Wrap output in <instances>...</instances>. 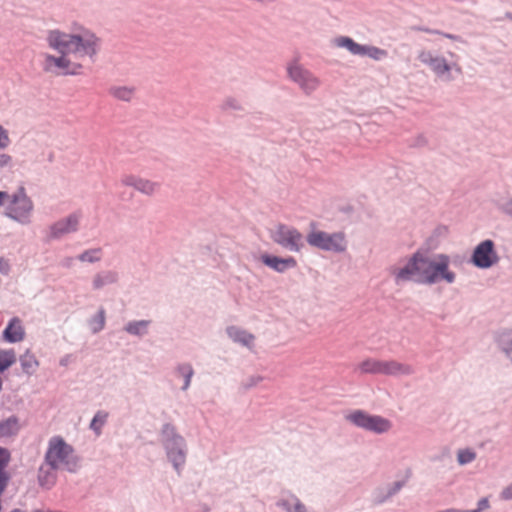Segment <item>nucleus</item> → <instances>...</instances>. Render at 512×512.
Segmentation results:
<instances>
[{
  "label": "nucleus",
  "instance_id": "35",
  "mask_svg": "<svg viewBox=\"0 0 512 512\" xmlns=\"http://www.w3.org/2000/svg\"><path fill=\"white\" fill-rule=\"evenodd\" d=\"M226 106L232 107V108H239V103L235 99H229L225 102Z\"/></svg>",
  "mask_w": 512,
  "mask_h": 512
},
{
  "label": "nucleus",
  "instance_id": "20",
  "mask_svg": "<svg viewBox=\"0 0 512 512\" xmlns=\"http://www.w3.org/2000/svg\"><path fill=\"white\" fill-rule=\"evenodd\" d=\"M16 361L17 357L13 349H0V374L13 366Z\"/></svg>",
  "mask_w": 512,
  "mask_h": 512
},
{
  "label": "nucleus",
  "instance_id": "3",
  "mask_svg": "<svg viewBox=\"0 0 512 512\" xmlns=\"http://www.w3.org/2000/svg\"><path fill=\"white\" fill-rule=\"evenodd\" d=\"M45 461L53 469L74 472L78 468V459L74 454V449L60 436H54L49 440Z\"/></svg>",
  "mask_w": 512,
  "mask_h": 512
},
{
  "label": "nucleus",
  "instance_id": "5",
  "mask_svg": "<svg viewBox=\"0 0 512 512\" xmlns=\"http://www.w3.org/2000/svg\"><path fill=\"white\" fill-rule=\"evenodd\" d=\"M271 239L283 248L299 252L304 246V238L296 228L278 223L270 230Z\"/></svg>",
  "mask_w": 512,
  "mask_h": 512
},
{
  "label": "nucleus",
  "instance_id": "42",
  "mask_svg": "<svg viewBox=\"0 0 512 512\" xmlns=\"http://www.w3.org/2000/svg\"><path fill=\"white\" fill-rule=\"evenodd\" d=\"M468 512H479V510H476V509H475V510L468 511Z\"/></svg>",
  "mask_w": 512,
  "mask_h": 512
},
{
  "label": "nucleus",
  "instance_id": "38",
  "mask_svg": "<svg viewBox=\"0 0 512 512\" xmlns=\"http://www.w3.org/2000/svg\"><path fill=\"white\" fill-rule=\"evenodd\" d=\"M507 211L512 215V200L507 205Z\"/></svg>",
  "mask_w": 512,
  "mask_h": 512
},
{
  "label": "nucleus",
  "instance_id": "24",
  "mask_svg": "<svg viewBox=\"0 0 512 512\" xmlns=\"http://www.w3.org/2000/svg\"><path fill=\"white\" fill-rule=\"evenodd\" d=\"M361 56H368L374 60H381L387 56V51L375 46L365 45Z\"/></svg>",
  "mask_w": 512,
  "mask_h": 512
},
{
  "label": "nucleus",
  "instance_id": "36",
  "mask_svg": "<svg viewBox=\"0 0 512 512\" xmlns=\"http://www.w3.org/2000/svg\"><path fill=\"white\" fill-rule=\"evenodd\" d=\"M9 194L4 191H0V207L6 203V200L8 199Z\"/></svg>",
  "mask_w": 512,
  "mask_h": 512
},
{
  "label": "nucleus",
  "instance_id": "40",
  "mask_svg": "<svg viewBox=\"0 0 512 512\" xmlns=\"http://www.w3.org/2000/svg\"><path fill=\"white\" fill-rule=\"evenodd\" d=\"M445 36H446L447 38L454 39V36H452V35H450V34H445Z\"/></svg>",
  "mask_w": 512,
  "mask_h": 512
},
{
  "label": "nucleus",
  "instance_id": "31",
  "mask_svg": "<svg viewBox=\"0 0 512 512\" xmlns=\"http://www.w3.org/2000/svg\"><path fill=\"white\" fill-rule=\"evenodd\" d=\"M9 461V453L6 449L0 448V471H4Z\"/></svg>",
  "mask_w": 512,
  "mask_h": 512
},
{
  "label": "nucleus",
  "instance_id": "23",
  "mask_svg": "<svg viewBox=\"0 0 512 512\" xmlns=\"http://www.w3.org/2000/svg\"><path fill=\"white\" fill-rule=\"evenodd\" d=\"M148 324L149 321L146 320L130 322L126 325L125 330L129 334L141 335L146 331Z\"/></svg>",
  "mask_w": 512,
  "mask_h": 512
},
{
  "label": "nucleus",
  "instance_id": "32",
  "mask_svg": "<svg viewBox=\"0 0 512 512\" xmlns=\"http://www.w3.org/2000/svg\"><path fill=\"white\" fill-rule=\"evenodd\" d=\"M501 496L505 500L512 499V484L502 491Z\"/></svg>",
  "mask_w": 512,
  "mask_h": 512
},
{
  "label": "nucleus",
  "instance_id": "22",
  "mask_svg": "<svg viewBox=\"0 0 512 512\" xmlns=\"http://www.w3.org/2000/svg\"><path fill=\"white\" fill-rule=\"evenodd\" d=\"M110 94L123 101H129L133 97L134 90L132 88L117 86L110 89Z\"/></svg>",
  "mask_w": 512,
  "mask_h": 512
},
{
  "label": "nucleus",
  "instance_id": "44",
  "mask_svg": "<svg viewBox=\"0 0 512 512\" xmlns=\"http://www.w3.org/2000/svg\"><path fill=\"white\" fill-rule=\"evenodd\" d=\"M511 18H512V16H511Z\"/></svg>",
  "mask_w": 512,
  "mask_h": 512
},
{
  "label": "nucleus",
  "instance_id": "4",
  "mask_svg": "<svg viewBox=\"0 0 512 512\" xmlns=\"http://www.w3.org/2000/svg\"><path fill=\"white\" fill-rule=\"evenodd\" d=\"M6 208V215L22 224L29 223L34 205L30 197L27 195L25 188L20 187L17 192L9 196Z\"/></svg>",
  "mask_w": 512,
  "mask_h": 512
},
{
  "label": "nucleus",
  "instance_id": "1",
  "mask_svg": "<svg viewBox=\"0 0 512 512\" xmlns=\"http://www.w3.org/2000/svg\"><path fill=\"white\" fill-rule=\"evenodd\" d=\"M49 47L59 53L58 56H45V70L62 74L76 75L83 68L86 58H93L100 47V38L84 26L75 24L69 31L49 30Z\"/></svg>",
  "mask_w": 512,
  "mask_h": 512
},
{
  "label": "nucleus",
  "instance_id": "26",
  "mask_svg": "<svg viewBox=\"0 0 512 512\" xmlns=\"http://www.w3.org/2000/svg\"><path fill=\"white\" fill-rule=\"evenodd\" d=\"M178 371L185 379L183 389H187L190 385L191 377L193 376V369L191 365L184 364L178 368Z\"/></svg>",
  "mask_w": 512,
  "mask_h": 512
},
{
  "label": "nucleus",
  "instance_id": "8",
  "mask_svg": "<svg viewBox=\"0 0 512 512\" xmlns=\"http://www.w3.org/2000/svg\"><path fill=\"white\" fill-rule=\"evenodd\" d=\"M347 418L355 425L376 433H383L391 428L389 420L381 416L368 415L362 411L353 412Z\"/></svg>",
  "mask_w": 512,
  "mask_h": 512
},
{
  "label": "nucleus",
  "instance_id": "2",
  "mask_svg": "<svg viewBox=\"0 0 512 512\" xmlns=\"http://www.w3.org/2000/svg\"><path fill=\"white\" fill-rule=\"evenodd\" d=\"M449 259L445 255L429 257L420 251L413 254L407 264L402 268L392 270L396 280L417 281L426 284H433L441 279L448 283L454 281V273L448 270Z\"/></svg>",
  "mask_w": 512,
  "mask_h": 512
},
{
  "label": "nucleus",
  "instance_id": "25",
  "mask_svg": "<svg viewBox=\"0 0 512 512\" xmlns=\"http://www.w3.org/2000/svg\"><path fill=\"white\" fill-rule=\"evenodd\" d=\"M107 418H108L107 412L98 411L91 421L90 428L92 430H94L97 434H100L101 428L106 423Z\"/></svg>",
  "mask_w": 512,
  "mask_h": 512
},
{
  "label": "nucleus",
  "instance_id": "37",
  "mask_svg": "<svg viewBox=\"0 0 512 512\" xmlns=\"http://www.w3.org/2000/svg\"><path fill=\"white\" fill-rule=\"evenodd\" d=\"M403 485H404V482H396L395 487H394L393 491L390 492V494H393V493H396L397 491H399Z\"/></svg>",
  "mask_w": 512,
  "mask_h": 512
},
{
  "label": "nucleus",
  "instance_id": "27",
  "mask_svg": "<svg viewBox=\"0 0 512 512\" xmlns=\"http://www.w3.org/2000/svg\"><path fill=\"white\" fill-rule=\"evenodd\" d=\"M101 258V251L99 249H93L89 251H85L79 256V259L83 262H94L98 261Z\"/></svg>",
  "mask_w": 512,
  "mask_h": 512
},
{
  "label": "nucleus",
  "instance_id": "14",
  "mask_svg": "<svg viewBox=\"0 0 512 512\" xmlns=\"http://www.w3.org/2000/svg\"><path fill=\"white\" fill-rule=\"evenodd\" d=\"M79 215L72 214L65 219L59 220L51 226V234L53 237H61L67 233L77 230L79 224Z\"/></svg>",
  "mask_w": 512,
  "mask_h": 512
},
{
  "label": "nucleus",
  "instance_id": "28",
  "mask_svg": "<svg viewBox=\"0 0 512 512\" xmlns=\"http://www.w3.org/2000/svg\"><path fill=\"white\" fill-rule=\"evenodd\" d=\"M475 457V452L469 449L460 450L457 455L458 462L462 465L472 462Z\"/></svg>",
  "mask_w": 512,
  "mask_h": 512
},
{
  "label": "nucleus",
  "instance_id": "39",
  "mask_svg": "<svg viewBox=\"0 0 512 512\" xmlns=\"http://www.w3.org/2000/svg\"><path fill=\"white\" fill-rule=\"evenodd\" d=\"M296 512H304V508L302 506H297Z\"/></svg>",
  "mask_w": 512,
  "mask_h": 512
},
{
  "label": "nucleus",
  "instance_id": "9",
  "mask_svg": "<svg viewBox=\"0 0 512 512\" xmlns=\"http://www.w3.org/2000/svg\"><path fill=\"white\" fill-rule=\"evenodd\" d=\"M287 72L291 80L296 82L305 93L313 92L320 84L316 76L296 62L289 64Z\"/></svg>",
  "mask_w": 512,
  "mask_h": 512
},
{
  "label": "nucleus",
  "instance_id": "43",
  "mask_svg": "<svg viewBox=\"0 0 512 512\" xmlns=\"http://www.w3.org/2000/svg\"><path fill=\"white\" fill-rule=\"evenodd\" d=\"M460 512H468V511H460Z\"/></svg>",
  "mask_w": 512,
  "mask_h": 512
},
{
  "label": "nucleus",
  "instance_id": "6",
  "mask_svg": "<svg viewBox=\"0 0 512 512\" xmlns=\"http://www.w3.org/2000/svg\"><path fill=\"white\" fill-rule=\"evenodd\" d=\"M359 368L364 373L384 374V375H408L413 372L411 366L394 360H376L367 359L363 361Z\"/></svg>",
  "mask_w": 512,
  "mask_h": 512
},
{
  "label": "nucleus",
  "instance_id": "41",
  "mask_svg": "<svg viewBox=\"0 0 512 512\" xmlns=\"http://www.w3.org/2000/svg\"><path fill=\"white\" fill-rule=\"evenodd\" d=\"M10 512H24V511H22V510H20V509H14V510H12V511H10Z\"/></svg>",
  "mask_w": 512,
  "mask_h": 512
},
{
  "label": "nucleus",
  "instance_id": "19",
  "mask_svg": "<svg viewBox=\"0 0 512 512\" xmlns=\"http://www.w3.org/2000/svg\"><path fill=\"white\" fill-rule=\"evenodd\" d=\"M20 364L23 372L29 375L33 374L39 366L38 360L30 351H26L20 357Z\"/></svg>",
  "mask_w": 512,
  "mask_h": 512
},
{
  "label": "nucleus",
  "instance_id": "30",
  "mask_svg": "<svg viewBox=\"0 0 512 512\" xmlns=\"http://www.w3.org/2000/svg\"><path fill=\"white\" fill-rule=\"evenodd\" d=\"M10 142L7 131L0 126V149H4L8 146Z\"/></svg>",
  "mask_w": 512,
  "mask_h": 512
},
{
  "label": "nucleus",
  "instance_id": "29",
  "mask_svg": "<svg viewBox=\"0 0 512 512\" xmlns=\"http://www.w3.org/2000/svg\"><path fill=\"white\" fill-rule=\"evenodd\" d=\"M94 332H98L104 328L105 325V312L101 309L94 318Z\"/></svg>",
  "mask_w": 512,
  "mask_h": 512
},
{
  "label": "nucleus",
  "instance_id": "10",
  "mask_svg": "<svg viewBox=\"0 0 512 512\" xmlns=\"http://www.w3.org/2000/svg\"><path fill=\"white\" fill-rule=\"evenodd\" d=\"M418 59L438 76L449 74L450 71L457 67L456 64H449L442 56L434 55L431 51L423 50L419 53Z\"/></svg>",
  "mask_w": 512,
  "mask_h": 512
},
{
  "label": "nucleus",
  "instance_id": "34",
  "mask_svg": "<svg viewBox=\"0 0 512 512\" xmlns=\"http://www.w3.org/2000/svg\"><path fill=\"white\" fill-rule=\"evenodd\" d=\"M93 283H94V287L96 289H98V288H101L104 285L105 281H104V278L101 275H97L94 278Z\"/></svg>",
  "mask_w": 512,
  "mask_h": 512
},
{
  "label": "nucleus",
  "instance_id": "17",
  "mask_svg": "<svg viewBox=\"0 0 512 512\" xmlns=\"http://www.w3.org/2000/svg\"><path fill=\"white\" fill-rule=\"evenodd\" d=\"M227 334L235 342H239L249 348L253 346L255 337L247 331L232 326L227 329Z\"/></svg>",
  "mask_w": 512,
  "mask_h": 512
},
{
  "label": "nucleus",
  "instance_id": "33",
  "mask_svg": "<svg viewBox=\"0 0 512 512\" xmlns=\"http://www.w3.org/2000/svg\"><path fill=\"white\" fill-rule=\"evenodd\" d=\"M489 507V501L487 498H483L478 502V507L476 510H479L481 512L484 509H487Z\"/></svg>",
  "mask_w": 512,
  "mask_h": 512
},
{
  "label": "nucleus",
  "instance_id": "11",
  "mask_svg": "<svg viewBox=\"0 0 512 512\" xmlns=\"http://www.w3.org/2000/svg\"><path fill=\"white\" fill-rule=\"evenodd\" d=\"M497 255L494 251V243L491 240H485L474 250L473 263L480 268H488L497 261Z\"/></svg>",
  "mask_w": 512,
  "mask_h": 512
},
{
  "label": "nucleus",
  "instance_id": "21",
  "mask_svg": "<svg viewBox=\"0 0 512 512\" xmlns=\"http://www.w3.org/2000/svg\"><path fill=\"white\" fill-rule=\"evenodd\" d=\"M18 421L16 418L11 417L2 422H0V435L1 436H11L17 433L18 431Z\"/></svg>",
  "mask_w": 512,
  "mask_h": 512
},
{
  "label": "nucleus",
  "instance_id": "13",
  "mask_svg": "<svg viewBox=\"0 0 512 512\" xmlns=\"http://www.w3.org/2000/svg\"><path fill=\"white\" fill-rule=\"evenodd\" d=\"M260 259L263 264L279 273H283L288 269H294L297 266L296 259L291 256L281 258L277 256L263 254Z\"/></svg>",
  "mask_w": 512,
  "mask_h": 512
},
{
  "label": "nucleus",
  "instance_id": "15",
  "mask_svg": "<svg viewBox=\"0 0 512 512\" xmlns=\"http://www.w3.org/2000/svg\"><path fill=\"white\" fill-rule=\"evenodd\" d=\"M24 336L25 330L21 320L18 317L12 318L3 331V339L9 343H16L22 341Z\"/></svg>",
  "mask_w": 512,
  "mask_h": 512
},
{
  "label": "nucleus",
  "instance_id": "18",
  "mask_svg": "<svg viewBox=\"0 0 512 512\" xmlns=\"http://www.w3.org/2000/svg\"><path fill=\"white\" fill-rule=\"evenodd\" d=\"M335 43L338 47L347 49L353 55H361L365 46L356 43L352 38L346 36L336 38Z\"/></svg>",
  "mask_w": 512,
  "mask_h": 512
},
{
  "label": "nucleus",
  "instance_id": "16",
  "mask_svg": "<svg viewBox=\"0 0 512 512\" xmlns=\"http://www.w3.org/2000/svg\"><path fill=\"white\" fill-rule=\"evenodd\" d=\"M176 448H168V457L173 463L176 470L185 463V452L183 450L184 440L182 437L178 436L176 441Z\"/></svg>",
  "mask_w": 512,
  "mask_h": 512
},
{
  "label": "nucleus",
  "instance_id": "12",
  "mask_svg": "<svg viewBox=\"0 0 512 512\" xmlns=\"http://www.w3.org/2000/svg\"><path fill=\"white\" fill-rule=\"evenodd\" d=\"M122 183L125 186L133 187L136 190H138L139 192L146 194V195L154 194L158 190V187H159V185L155 182H152L148 179H144V178L138 177L136 175H132V174L125 175L122 178Z\"/></svg>",
  "mask_w": 512,
  "mask_h": 512
},
{
  "label": "nucleus",
  "instance_id": "7",
  "mask_svg": "<svg viewBox=\"0 0 512 512\" xmlns=\"http://www.w3.org/2000/svg\"><path fill=\"white\" fill-rule=\"evenodd\" d=\"M307 242L313 247L333 252H343L347 247L342 232L329 234L324 231H312L307 235Z\"/></svg>",
  "mask_w": 512,
  "mask_h": 512
}]
</instances>
